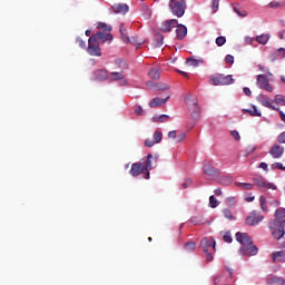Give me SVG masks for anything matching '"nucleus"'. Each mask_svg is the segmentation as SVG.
<instances>
[{"label":"nucleus","mask_w":285,"mask_h":285,"mask_svg":"<svg viewBox=\"0 0 285 285\" xmlns=\"http://www.w3.org/2000/svg\"><path fill=\"white\" fill-rule=\"evenodd\" d=\"M285 209L279 208L275 210V218L269 223V230L274 239H282L285 235Z\"/></svg>","instance_id":"1"},{"label":"nucleus","mask_w":285,"mask_h":285,"mask_svg":"<svg viewBox=\"0 0 285 285\" xmlns=\"http://www.w3.org/2000/svg\"><path fill=\"white\" fill-rule=\"evenodd\" d=\"M236 242L242 244V247L239 249L240 255H257V246L253 245V238H250L247 233L237 232Z\"/></svg>","instance_id":"2"},{"label":"nucleus","mask_w":285,"mask_h":285,"mask_svg":"<svg viewBox=\"0 0 285 285\" xmlns=\"http://www.w3.org/2000/svg\"><path fill=\"white\" fill-rule=\"evenodd\" d=\"M168 8L178 19H181L186 14V0H169Z\"/></svg>","instance_id":"3"},{"label":"nucleus","mask_w":285,"mask_h":285,"mask_svg":"<svg viewBox=\"0 0 285 285\" xmlns=\"http://www.w3.org/2000/svg\"><path fill=\"white\" fill-rule=\"evenodd\" d=\"M234 81L235 79H233V75L224 76V73H215L209 78V83L212 86H230Z\"/></svg>","instance_id":"4"},{"label":"nucleus","mask_w":285,"mask_h":285,"mask_svg":"<svg viewBox=\"0 0 285 285\" xmlns=\"http://www.w3.org/2000/svg\"><path fill=\"white\" fill-rule=\"evenodd\" d=\"M233 268H227L225 272H220L214 277L215 285H230L233 279Z\"/></svg>","instance_id":"5"},{"label":"nucleus","mask_w":285,"mask_h":285,"mask_svg":"<svg viewBox=\"0 0 285 285\" xmlns=\"http://www.w3.org/2000/svg\"><path fill=\"white\" fill-rule=\"evenodd\" d=\"M87 52L91 57H101V47H99V41H97V36L89 37Z\"/></svg>","instance_id":"6"},{"label":"nucleus","mask_w":285,"mask_h":285,"mask_svg":"<svg viewBox=\"0 0 285 285\" xmlns=\"http://www.w3.org/2000/svg\"><path fill=\"white\" fill-rule=\"evenodd\" d=\"M131 177H139V175H146L145 179H150V173L147 171V168L144 166V163H134L129 170Z\"/></svg>","instance_id":"7"},{"label":"nucleus","mask_w":285,"mask_h":285,"mask_svg":"<svg viewBox=\"0 0 285 285\" xmlns=\"http://www.w3.org/2000/svg\"><path fill=\"white\" fill-rule=\"evenodd\" d=\"M262 222H264V215H262V212L257 210L249 213L245 219L247 226H257V224H262Z\"/></svg>","instance_id":"8"},{"label":"nucleus","mask_w":285,"mask_h":285,"mask_svg":"<svg viewBox=\"0 0 285 285\" xmlns=\"http://www.w3.org/2000/svg\"><path fill=\"white\" fill-rule=\"evenodd\" d=\"M256 86L261 88V90H266L267 92H273V86L268 82V78L265 75H258L256 79Z\"/></svg>","instance_id":"9"},{"label":"nucleus","mask_w":285,"mask_h":285,"mask_svg":"<svg viewBox=\"0 0 285 285\" xmlns=\"http://www.w3.org/2000/svg\"><path fill=\"white\" fill-rule=\"evenodd\" d=\"M189 112L193 117V119H199V115L202 112V109H199V105L197 104V99L188 100L187 101Z\"/></svg>","instance_id":"10"},{"label":"nucleus","mask_w":285,"mask_h":285,"mask_svg":"<svg viewBox=\"0 0 285 285\" xmlns=\"http://www.w3.org/2000/svg\"><path fill=\"white\" fill-rule=\"evenodd\" d=\"M254 185L258 186V188H266L271 190H277V186L273 183H266L263 177H255L253 178Z\"/></svg>","instance_id":"11"},{"label":"nucleus","mask_w":285,"mask_h":285,"mask_svg":"<svg viewBox=\"0 0 285 285\" xmlns=\"http://www.w3.org/2000/svg\"><path fill=\"white\" fill-rule=\"evenodd\" d=\"M179 21L177 19L165 20L160 24V32H173V28H177Z\"/></svg>","instance_id":"12"},{"label":"nucleus","mask_w":285,"mask_h":285,"mask_svg":"<svg viewBox=\"0 0 285 285\" xmlns=\"http://www.w3.org/2000/svg\"><path fill=\"white\" fill-rule=\"evenodd\" d=\"M268 154L273 159H279L284 155V147L279 144H274L271 148Z\"/></svg>","instance_id":"13"},{"label":"nucleus","mask_w":285,"mask_h":285,"mask_svg":"<svg viewBox=\"0 0 285 285\" xmlns=\"http://www.w3.org/2000/svg\"><path fill=\"white\" fill-rule=\"evenodd\" d=\"M257 101L259 102L261 106H264L265 108L279 111V108L273 106V100H271L267 96L259 95L257 97Z\"/></svg>","instance_id":"14"},{"label":"nucleus","mask_w":285,"mask_h":285,"mask_svg":"<svg viewBox=\"0 0 285 285\" xmlns=\"http://www.w3.org/2000/svg\"><path fill=\"white\" fill-rule=\"evenodd\" d=\"M273 264H285V250H277L272 254Z\"/></svg>","instance_id":"15"},{"label":"nucleus","mask_w":285,"mask_h":285,"mask_svg":"<svg viewBox=\"0 0 285 285\" xmlns=\"http://www.w3.org/2000/svg\"><path fill=\"white\" fill-rule=\"evenodd\" d=\"M199 246L204 253H208V248H210V246H213V249L215 250L216 243L214 239L203 238Z\"/></svg>","instance_id":"16"},{"label":"nucleus","mask_w":285,"mask_h":285,"mask_svg":"<svg viewBox=\"0 0 285 285\" xmlns=\"http://www.w3.org/2000/svg\"><path fill=\"white\" fill-rule=\"evenodd\" d=\"M186 35H188V28H186V26L184 24H176V37L177 39H185Z\"/></svg>","instance_id":"17"},{"label":"nucleus","mask_w":285,"mask_h":285,"mask_svg":"<svg viewBox=\"0 0 285 285\" xmlns=\"http://www.w3.org/2000/svg\"><path fill=\"white\" fill-rule=\"evenodd\" d=\"M112 10L114 12H116V14H126L129 8H128V4L126 3H117L112 6Z\"/></svg>","instance_id":"18"},{"label":"nucleus","mask_w":285,"mask_h":285,"mask_svg":"<svg viewBox=\"0 0 285 285\" xmlns=\"http://www.w3.org/2000/svg\"><path fill=\"white\" fill-rule=\"evenodd\" d=\"M170 99V96H167L166 98H159L156 97L149 102L150 108H157V106H164Z\"/></svg>","instance_id":"19"},{"label":"nucleus","mask_w":285,"mask_h":285,"mask_svg":"<svg viewBox=\"0 0 285 285\" xmlns=\"http://www.w3.org/2000/svg\"><path fill=\"white\" fill-rule=\"evenodd\" d=\"M187 66H191V68H197L198 66L204 65V58H195V57H189L186 59Z\"/></svg>","instance_id":"20"},{"label":"nucleus","mask_w":285,"mask_h":285,"mask_svg":"<svg viewBox=\"0 0 285 285\" xmlns=\"http://www.w3.org/2000/svg\"><path fill=\"white\" fill-rule=\"evenodd\" d=\"M94 77L97 81H106L108 79V71L106 69L96 70Z\"/></svg>","instance_id":"21"},{"label":"nucleus","mask_w":285,"mask_h":285,"mask_svg":"<svg viewBox=\"0 0 285 285\" xmlns=\"http://www.w3.org/2000/svg\"><path fill=\"white\" fill-rule=\"evenodd\" d=\"M96 39H99V41H101V43H106V41L111 43L114 38H112L111 33H104L101 31H98L96 33Z\"/></svg>","instance_id":"22"},{"label":"nucleus","mask_w":285,"mask_h":285,"mask_svg":"<svg viewBox=\"0 0 285 285\" xmlns=\"http://www.w3.org/2000/svg\"><path fill=\"white\" fill-rule=\"evenodd\" d=\"M203 173L205 175H208L209 177H212V175H217V169H215V167H213V165H210L208 163H204Z\"/></svg>","instance_id":"23"},{"label":"nucleus","mask_w":285,"mask_h":285,"mask_svg":"<svg viewBox=\"0 0 285 285\" xmlns=\"http://www.w3.org/2000/svg\"><path fill=\"white\" fill-rule=\"evenodd\" d=\"M120 35H121V39L125 43H130V38L128 37V29L126 28V26L124 23L120 24Z\"/></svg>","instance_id":"24"},{"label":"nucleus","mask_w":285,"mask_h":285,"mask_svg":"<svg viewBox=\"0 0 285 285\" xmlns=\"http://www.w3.org/2000/svg\"><path fill=\"white\" fill-rule=\"evenodd\" d=\"M269 39H271V35H268V33H263V35L256 37V41H257V43H261V46H266L268 43Z\"/></svg>","instance_id":"25"},{"label":"nucleus","mask_w":285,"mask_h":285,"mask_svg":"<svg viewBox=\"0 0 285 285\" xmlns=\"http://www.w3.org/2000/svg\"><path fill=\"white\" fill-rule=\"evenodd\" d=\"M168 119H170V116L161 115L159 117H153L151 121H154L155 124H166V121H168Z\"/></svg>","instance_id":"26"},{"label":"nucleus","mask_w":285,"mask_h":285,"mask_svg":"<svg viewBox=\"0 0 285 285\" xmlns=\"http://www.w3.org/2000/svg\"><path fill=\"white\" fill-rule=\"evenodd\" d=\"M189 222L195 226H202V224H206V220H204V217L202 216H194L189 219Z\"/></svg>","instance_id":"27"},{"label":"nucleus","mask_w":285,"mask_h":285,"mask_svg":"<svg viewBox=\"0 0 285 285\" xmlns=\"http://www.w3.org/2000/svg\"><path fill=\"white\" fill-rule=\"evenodd\" d=\"M243 112H247L250 117H262V112L257 110V106H253V109H243Z\"/></svg>","instance_id":"28"},{"label":"nucleus","mask_w":285,"mask_h":285,"mask_svg":"<svg viewBox=\"0 0 285 285\" xmlns=\"http://www.w3.org/2000/svg\"><path fill=\"white\" fill-rule=\"evenodd\" d=\"M150 159H153V154L147 155V160L144 165V167L147 168V173H149V170H153V161Z\"/></svg>","instance_id":"29"},{"label":"nucleus","mask_w":285,"mask_h":285,"mask_svg":"<svg viewBox=\"0 0 285 285\" xmlns=\"http://www.w3.org/2000/svg\"><path fill=\"white\" fill-rule=\"evenodd\" d=\"M98 30H104L105 32H111L112 27L106 24V22H99L97 26Z\"/></svg>","instance_id":"30"},{"label":"nucleus","mask_w":285,"mask_h":285,"mask_svg":"<svg viewBox=\"0 0 285 285\" xmlns=\"http://www.w3.org/2000/svg\"><path fill=\"white\" fill-rule=\"evenodd\" d=\"M196 247H197V245L195 244V242H188L184 246V248L187 253H193V250H195Z\"/></svg>","instance_id":"31"},{"label":"nucleus","mask_w":285,"mask_h":285,"mask_svg":"<svg viewBox=\"0 0 285 285\" xmlns=\"http://www.w3.org/2000/svg\"><path fill=\"white\" fill-rule=\"evenodd\" d=\"M223 215L225 219H229V220L235 219V216H233V212L228 208L223 209Z\"/></svg>","instance_id":"32"},{"label":"nucleus","mask_w":285,"mask_h":285,"mask_svg":"<svg viewBox=\"0 0 285 285\" xmlns=\"http://www.w3.org/2000/svg\"><path fill=\"white\" fill-rule=\"evenodd\" d=\"M149 77L151 78V79H159V77H160V72H159V69H157V68H153L150 71H149Z\"/></svg>","instance_id":"33"},{"label":"nucleus","mask_w":285,"mask_h":285,"mask_svg":"<svg viewBox=\"0 0 285 285\" xmlns=\"http://www.w3.org/2000/svg\"><path fill=\"white\" fill-rule=\"evenodd\" d=\"M220 184H223V186H230V184H233V177H229V176L222 177Z\"/></svg>","instance_id":"34"},{"label":"nucleus","mask_w":285,"mask_h":285,"mask_svg":"<svg viewBox=\"0 0 285 285\" xmlns=\"http://www.w3.org/2000/svg\"><path fill=\"white\" fill-rule=\"evenodd\" d=\"M274 101H275L278 106H285V96L276 95L275 98H274Z\"/></svg>","instance_id":"35"},{"label":"nucleus","mask_w":285,"mask_h":285,"mask_svg":"<svg viewBox=\"0 0 285 285\" xmlns=\"http://www.w3.org/2000/svg\"><path fill=\"white\" fill-rule=\"evenodd\" d=\"M236 186L244 188V190H253V184L250 183H236Z\"/></svg>","instance_id":"36"},{"label":"nucleus","mask_w":285,"mask_h":285,"mask_svg":"<svg viewBox=\"0 0 285 285\" xmlns=\"http://www.w3.org/2000/svg\"><path fill=\"white\" fill-rule=\"evenodd\" d=\"M259 204H261V208L264 213H266L268 210V206H266V197L261 196L259 197Z\"/></svg>","instance_id":"37"},{"label":"nucleus","mask_w":285,"mask_h":285,"mask_svg":"<svg viewBox=\"0 0 285 285\" xmlns=\"http://www.w3.org/2000/svg\"><path fill=\"white\" fill-rule=\"evenodd\" d=\"M272 284L285 285V279L282 278V277L273 276L272 277Z\"/></svg>","instance_id":"38"},{"label":"nucleus","mask_w":285,"mask_h":285,"mask_svg":"<svg viewBox=\"0 0 285 285\" xmlns=\"http://www.w3.org/2000/svg\"><path fill=\"white\" fill-rule=\"evenodd\" d=\"M163 137H164V134H161V131H155V134H154V142L160 144Z\"/></svg>","instance_id":"39"},{"label":"nucleus","mask_w":285,"mask_h":285,"mask_svg":"<svg viewBox=\"0 0 285 285\" xmlns=\"http://www.w3.org/2000/svg\"><path fill=\"white\" fill-rule=\"evenodd\" d=\"M209 206L210 208H217L219 206V200H217V198H215L214 196H210Z\"/></svg>","instance_id":"40"},{"label":"nucleus","mask_w":285,"mask_h":285,"mask_svg":"<svg viewBox=\"0 0 285 285\" xmlns=\"http://www.w3.org/2000/svg\"><path fill=\"white\" fill-rule=\"evenodd\" d=\"M111 77H114L115 81H119L121 79H126L124 72H111Z\"/></svg>","instance_id":"41"},{"label":"nucleus","mask_w":285,"mask_h":285,"mask_svg":"<svg viewBox=\"0 0 285 285\" xmlns=\"http://www.w3.org/2000/svg\"><path fill=\"white\" fill-rule=\"evenodd\" d=\"M224 43H226V37L219 36V37L216 38V46L222 48V46H224Z\"/></svg>","instance_id":"42"},{"label":"nucleus","mask_w":285,"mask_h":285,"mask_svg":"<svg viewBox=\"0 0 285 285\" xmlns=\"http://www.w3.org/2000/svg\"><path fill=\"white\" fill-rule=\"evenodd\" d=\"M212 12H217L219 10V0H212Z\"/></svg>","instance_id":"43"},{"label":"nucleus","mask_w":285,"mask_h":285,"mask_svg":"<svg viewBox=\"0 0 285 285\" xmlns=\"http://www.w3.org/2000/svg\"><path fill=\"white\" fill-rule=\"evenodd\" d=\"M225 204H226V206H229V207L235 206V204H236L235 197H233V196L227 197L225 199Z\"/></svg>","instance_id":"44"},{"label":"nucleus","mask_w":285,"mask_h":285,"mask_svg":"<svg viewBox=\"0 0 285 285\" xmlns=\"http://www.w3.org/2000/svg\"><path fill=\"white\" fill-rule=\"evenodd\" d=\"M255 150H257V145H249L246 147L247 155H253V153H255Z\"/></svg>","instance_id":"45"},{"label":"nucleus","mask_w":285,"mask_h":285,"mask_svg":"<svg viewBox=\"0 0 285 285\" xmlns=\"http://www.w3.org/2000/svg\"><path fill=\"white\" fill-rule=\"evenodd\" d=\"M273 170H285L284 164L275 163L272 165Z\"/></svg>","instance_id":"46"},{"label":"nucleus","mask_w":285,"mask_h":285,"mask_svg":"<svg viewBox=\"0 0 285 285\" xmlns=\"http://www.w3.org/2000/svg\"><path fill=\"white\" fill-rule=\"evenodd\" d=\"M163 46H164V36L159 35L157 37L156 48H161Z\"/></svg>","instance_id":"47"},{"label":"nucleus","mask_w":285,"mask_h":285,"mask_svg":"<svg viewBox=\"0 0 285 285\" xmlns=\"http://www.w3.org/2000/svg\"><path fill=\"white\" fill-rule=\"evenodd\" d=\"M230 135L236 141H239V139H242V136H239V131L237 130L230 131Z\"/></svg>","instance_id":"48"},{"label":"nucleus","mask_w":285,"mask_h":285,"mask_svg":"<svg viewBox=\"0 0 285 285\" xmlns=\"http://www.w3.org/2000/svg\"><path fill=\"white\" fill-rule=\"evenodd\" d=\"M224 242H226V244H230V242H233V236H230V233H226L223 236Z\"/></svg>","instance_id":"49"},{"label":"nucleus","mask_w":285,"mask_h":285,"mask_svg":"<svg viewBox=\"0 0 285 285\" xmlns=\"http://www.w3.org/2000/svg\"><path fill=\"white\" fill-rule=\"evenodd\" d=\"M225 61H226V63L233 65V63H235V57H233V55H227L225 57Z\"/></svg>","instance_id":"50"},{"label":"nucleus","mask_w":285,"mask_h":285,"mask_svg":"<svg viewBox=\"0 0 285 285\" xmlns=\"http://www.w3.org/2000/svg\"><path fill=\"white\" fill-rule=\"evenodd\" d=\"M155 144H157L155 140H151V139H146L145 140V146L147 148H153V146H155Z\"/></svg>","instance_id":"51"},{"label":"nucleus","mask_w":285,"mask_h":285,"mask_svg":"<svg viewBox=\"0 0 285 285\" xmlns=\"http://www.w3.org/2000/svg\"><path fill=\"white\" fill-rule=\"evenodd\" d=\"M76 42L78 43L79 48L86 49V41H83V39L77 38Z\"/></svg>","instance_id":"52"},{"label":"nucleus","mask_w":285,"mask_h":285,"mask_svg":"<svg viewBox=\"0 0 285 285\" xmlns=\"http://www.w3.org/2000/svg\"><path fill=\"white\" fill-rule=\"evenodd\" d=\"M277 141L278 144H285V131L278 135Z\"/></svg>","instance_id":"53"},{"label":"nucleus","mask_w":285,"mask_h":285,"mask_svg":"<svg viewBox=\"0 0 285 285\" xmlns=\"http://www.w3.org/2000/svg\"><path fill=\"white\" fill-rule=\"evenodd\" d=\"M169 139H177V130H171L168 132Z\"/></svg>","instance_id":"54"},{"label":"nucleus","mask_w":285,"mask_h":285,"mask_svg":"<svg viewBox=\"0 0 285 285\" xmlns=\"http://www.w3.org/2000/svg\"><path fill=\"white\" fill-rule=\"evenodd\" d=\"M191 185H193V180L187 179L185 183L181 184V187L183 188H188V186H191Z\"/></svg>","instance_id":"55"},{"label":"nucleus","mask_w":285,"mask_h":285,"mask_svg":"<svg viewBox=\"0 0 285 285\" xmlns=\"http://www.w3.org/2000/svg\"><path fill=\"white\" fill-rule=\"evenodd\" d=\"M243 91L246 95V97H250V95H253V92L250 91V88H248V87H244Z\"/></svg>","instance_id":"56"},{"label":"nucleus","mask_w":285,"mask_h":285,"mask_svg":"<svg viewBox=\"0 0 285 285\" xmlns=\"http://www.w3.org/2000/svg\"><path fill=\"white\" fill-rule=\"evenodd\" d=\"M135 112H136V115L141 116V115H144V108H142L141 106H138V107L136 108Z\"/></svg>","instance_id":"57"},{"label":"nucleus","mask_w":285,"mask_h":285,"mask_svg":"<svg viewBox=\"0 0 285 285\" xmlns=\"http://www.w3.org/2000/svg\"><path fill=\"white\" fill-rule=\"evenodd\" d=\"M184 139H186V134H179L177 136V144H179L180 141H184Z\"/></svg>","instance_id":"58"},{"label":"nucleus","mask_w":285,"mask_h":285,"mask_svg":"<svg viewBox=\"0 0 285 285\" xmlns=\"http://www.w3.org/2000/svg\"><path fill=\"white\" fill-rule=\"evenodd\" d=\"M277 56H278V57H285V49H284V48H279V49L277 50Z\"/></svg>","instance_id":"59"},{"label":"nucleus","mask_w":285,"mask_h":285,"mask_svg":"<svg viewBox=\"0 0 285 285\" xmlns=\"http://www.w3.org/2000/svg\"><path fill=\"white\" fill-rule=\"evenodd\" d=\"M269 8H279V2L272 1L269 2Z\"/></svg>","instance_id":"60"},{"label":"nucleus","mask_w":285,"mask_h":285,"mask_svg":"<svg viewBox=\"0 0 285 285\" xmlns=\"http://www.w3.org/2000/svg\"><path fill=\"white\" fill-rule=\"evenodd\" d=\"M259 168H263V170H268V164L261 163Z\"/></svg>","instance_id":"61"},{"label":"nucleus","mask_w":285,"mask_h":285,"mask_svg":"<svg viewBox=\"0 0 285 285\" xmlns=\"http://www.w3.org/2000/svg\"><path fill=\"white\" fill-rule=\"evenodd\" d=\"M214 194L217 195V197H222V189L220 188H217L214 190Z\"/></svg>","instance_id":"62"},{"label":"nucleus","mask_w":285,"mask_h":285,"mask_svg":"<svg viewBox=\"0 0 285 285\" xmlns=\"http://www.w3.org/2000/svg\"><path fill=\"white\" fill-rule=\"evenodd\" d=\"M158 88H159L160 90H168V87H167L166 85H164V83H159V85H158Z\"/></svg>","instance_id":"63"},{"label":"nucleus","mask_w":285,"mask_h":285,"mask_svg":"<svg viewBox=\"0 0 285 285\" xmlns=\"http://www.w3.org/2000/svg\"><path fill=\"white\" fill-rule=\"evenodd\" d=\"M271 206H275V207H277V206H279V203H278V200H272L271 203Z\"/></svg>","instance_id":"64"}]
</instances>
